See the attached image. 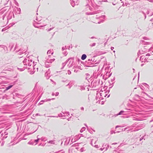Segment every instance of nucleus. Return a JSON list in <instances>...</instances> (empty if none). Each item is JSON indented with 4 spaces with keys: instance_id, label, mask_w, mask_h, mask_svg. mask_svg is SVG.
Wrapping results in <instances>:
<instances>
[{
    "instance_id": "6e6552de",
    "label": "nucleus",
    "mask_w": 153,
    "mask_h": 153,
    "mask_svg": "<svg viewBox=\"0 0 153 153\" xmlns=\"http://www.w3.org/2000/svg\"><path fill=\"white\" fill-rule=\"evenodd\" d=\"M50 55H48V56L45 58L44 61L47 62H48L49 63L51 64L55 60V59H50Z\"/></svg>"
},
{
    "instance_id": "c03bdc74",
    "label": "nucleus",
    "mask_w": 153,
    "mask_h": 153,
    "mask_svg": "<svg viewBox=\"0 0 153 153\" xmlns=\"http://www.w3.org/2000/svg\"><path fill=\"white\" fill-rule=\"evenodd\" d=\"M67 112H62L63 114H64V115H65V114H67Z\"/></svg>"
},
{
    "instance_id": "bb28decb",
    "label": "nucleus",
    "mask_w": 153,
    "mask_h": 153,
    "mask_svg": "<svg viewBox=\"0 0 153 153\" xmlns=\"http://www.w3.org/2000/svg\"><path fill=\"white\" fill-rule=\"evenodd\" d=\"M85 128L84 127H83L82 128V129H81V130H80V132H82L84 131H85Z\"/></svg>"
},
{
    "instance_id": "39448f33",
    "label": "nucleus",
    "mask_w": 153,
    "mask_h": 153,
    "mask_svg": "<svg viewBox=\"0 0 153 153\" xmlns=\"http://www.w3.org/2000/svg\"><path fill=\"white\" fill-rule=\"evenodd\" d=\"M74 60L71 58H69L68 59L66 62L68 64V66L69 68L71 67L73 65Z\"/></svg>"
},
{
    "instance_id": "f03ea898",
    "label": "nucleus",
    "mask_w": 153,
    "mask_h": 153,
    "mask_svg": "<svg viewBox=\"0 0 153 153\" xmlns=\"http://www.w3.org/2000/svg\"><path fill=\"white\" fill-rule=\"evenodd\" d=\"M27 47L25 48L21 47V45L18 44H16L14 48V50L16 51V52H19V54L21 55L22 54H24L26 51Z\"/></svg>"
},
{
    "instance_id": "a211bd4d",
    "label": "nucleus",
    "mask_w": 153,
    "mask_h": 153,
    "mask_svg": "<svg viewBox=\"0 0 153 153\" xmlns=\"http://www.w3.org/2000/svg\"><path fill=\"white\" fill-rule=\"evenodd\" d=\"M131 117L132 120H140L138 118H137L136 117H133L131 116Z\"/></svg>"
},
{
    "instance_id": "9d476101",
    "label": "nucleus",
    "mask_w": 153,
    "mask_h": 153,
    "mask_svg": "<svg viewBox=\"0 0 153 153\" xmlns=\"http://www.w3.org/2000/svg\"><path fill=\"white\" fill-rule=\"evenodd\" d=\"M48 143H50L51 144H55V141L54 140L48 141Z\"/></svg>"
},
{
    "instance_id": "5701e85b",
    "label": "nucleus",
    "mask_w": 153,
    "mask_h": 153,
    "mask_svg": "<svg viewBox=\"0 0 153 153\" xmlns=\"http://www.w3.org/2000/svg\"><path fill=\"white\" fill-rule=\"evenodd\" d=\"M46 102V100H41L40 101V102L39 103V104L40 105H42V104H43V103L44 102Z\"/></svg>"
},
{
    "instance_id": "ddd939ff",
    "label": "nucleus",
    "mask_w": 153,
    "mask_h": 153,
    "mask_svg": "<svg viewBox=\"0 0 153 153\" xmlns=\"http://www.w3.org/2000/svg\"><path fill=\"white\" fill-rule=\"evenodd\" d=\"M50 71H49V69L48 70V71H47L45 73V76H47L48 77V78H49L50 76Z\"/></svg>"
},
{
    "instance_id": "79ce46f5",
    "label": "nucleus",
    "mask_w": 153,
    "mask_h": 153,
    "mask_svg": "<svg viewBox=\"0 0 153 153\" xmlns=\"http://www.w3.org/2000/svg\"><path fill=\"white\" fill-rule=\"evenodd\" d=\"M48 117H58V116H48Z\"/></svg>"
},
{
    "instance_id": "6ab92c4d",
    "label": "nucleus",
    "mask_w": 153,
    "mask_h": 153,
    "mask_svg": "<svg viewBox=\"0 0 153 153\" xmlns=\"http://www.w3.org/2000/svg\"><path fill=\"white\" fill-rule=\"evenodd\" d=\"M97 43L98 44V45L102 44L103 43V41H101L100 40H98L97 41H96Z\"/></svg>"
},
{
    "instance_id": "dca6fc26",
    "label": "nucleus",
    "mask_w": 153,
    "mask_h": 153,
    "mask_svg": "<svg viewBox=\"0 0 153 153\" xmlns=\"http://www.w3.org/2000/svg\"><path fill=\"white\" fill-rule=\"evenodd\" d=\"M4 134H5L4 136L3 137V138L2 139V140H4L5 139L7 138V133H6V132H4Z\"/></svg>"
},
{
    "instance_id": "0eeeda50",
    "label": "nucleus",
    "mask_w": 153,
    "mask_h": 153,
    "mask_svg": "<svg viewBox=\"0 0 153 153\" xmlns=\"http://www.w3.org/2000/svg\"><path fill=\"white\" fill-rule=\"evenodd\" d=\"M151 54L152 53H148L145 55H143L141 56L140 57V61H142V62H143V59H144V60H145L146 59H147L148 58L147 57V56H150Z\"/></svg>"
},
{
    "instance_id": "49530a36",
    "label": "nucleus",
    "mask_w": 153,
    "mask_h": 153,
    "mask_svg": "<svg viewBox=\"0 0 153 153\" xmlns=\"http://www.w3.org/2000/svg\"><path fill=\"white\" fill-rule=\"evenodd\" d=\"M121 127L120 126H116V128H118V127Z\"/></svg>"
},
{
    "instance_id": "5fc2aeb1",
    "label": "nucleus",
    "mask_w": 153,
    "mask_h": 153,
    "mask_svg": "<svg viewBox=\"0 0 153 153\" xmlns=\"http://www.w3.org/2000/svg\"><path fill=\"white\" fill-rule=\"evenodd\" d=\"M13 47V45H12L11 46V48H10V49H12V48Z\"/></svg>"
},
{
    "instance_id": "603ef678",
    "label": "nucleus",
    "mask_w": 153,
    "mask_h": 153,
    "mask_svg": "<svg viewBox=\"0 0 153 153\" xmlns=\"http://www.w3.org/2000/svg\"><path fill=\"white\" fill-rule=\"evenodd\" d=\"M77 71H76V70H74V71L75 72H77Z\"/></svg>"
},
{
    "instance_id": "4be33fe9",
    "label": "nucleus",
    "mask_w": 153,
    "mask_h": 153,
    "mask_svg": "<svg viewBox=\"0 0 153 153\" xmlns=\"http://www.w3.org/2000/svg\"><path fill=\"white\" fill-rule=\"evenodd\" d=\"M28 144L31 145H35L34 142L33 141H30L28 142Z\"/></svg>"
},
{
    "instance_id": "e2e57ef3",
    "label": "nucleus",
    "mask_w": 153,
    "mask_h": 153,
    "mask_svg": "<svg viewBox=\"0 0 153 153\" xmlns=\"http://www.w3.org/2000/svg\"><path fill=\"white\" fill-rule=\"evenodd\" d=\"M131 127H134L135 126L133 125H132V126H131Z\"/></svg>"
},
{
    "instance_id": "bf43d9fd",
    "label": "nucleus",
    "mask_w": 153,
    "mask_h": 153,
    "mask_svg": "<svg viewBox=\"0 0 153 153\" xmlns=\"http://www.w3.org/2000/svg\"><path fill=\"white\" fill-rule=\"evenodd\" d=\"M69 84H70V83L69 82L68 83L66 86H68V85H69Z\"/></svg>"
},
{
    "instance_id": "412c9836",
    "label": "nucleus",
    "mask_w": 153,
    "mask_h": 153,
    "mask_svg": "<svg viewBox=\"0 0 153 153\" xmlns=\"http://www.w3.org/2000/svg\"><path fill=\"white\" fill-rule=\"evenodd\" d=\"M96 44V43L95 42H94L93 43H90L89 45L91 47H93Z\"/></svg>"
},
{
    "instance_id": "2eb2a0df",
    "label": "nucleus",
    "mask_w": 153,
    "mask_h": 153,
    "mask_svg": "<svg viewBox=\"0 0 153 153\" xmlns=\"http://www.w3.org/2000/svg\"><path fill=\"white\" fill-rule=\"evenodd\" d=\"M93 140H94L93 139H91V144L92 146H94L95 148H98L99 147L98 146V145H95L94 146L93 145V144H92V142H93Z\"/></svg>"
},
{
    "instance_id": "f3484780",
    "label": "nucleus",
    "mask_w": 153,
    "mask_h": 153,
    "mask_svg": "<svg viewBox=\"0 0 153 153\" xmlns=\"http://www.w3.org/2000/svg\"><path fill=\"white\" fill-rule=\"evenodd\" d=\"M86 55L85 54H83L81 57V59L82 60L85 59L86 58Z\"/></svg>"
},
{
    "instance_id": "de8ad7c7",
    "label": "nucleus",
    "mask_w": 153,
    "mask_h": 153,
    "mask_svg": "<svg viewBox=\"0 0 153 153\" xmlns=\"http://www.w3.org/2000/svg\"><path fill=\"white\" fill-rule=\"evenodd\" d=\"M84 109V108L83 107H81V110H83Z\"/></svg>"
},
{
    "instance_id": "774afa93",
    "label": "nucleus",
    "mask_w": 153,
    "mask_h": 153,
    "mask_svg": "<svg viewBox=\"0 0 153 153\" xmlns=\"http://www.w3.org/2000/svg\"><path fill=\"white\" fill-rule=\"evenodd\" d=\"M62 143H63V142H62V141L61 143V145H62Z\"/></svg>"
},
{
    "instance_id": "8fccbe9b",
    "label": "nucleus",
    "mask_w": 153,
    "mask_h": 153,
    "mask_svg": "<svg viewBox=\"0 0 153 153\" xmlns=\"http://www.w3.org/2000/svg\"><path fill=\"white\" fill-rule=\"evenodd\" d=\"M88 61H92V59H89L88 60Z\"/></svg>"
},
{
    "instance_id": "9b49d317",
    "label": "nucleus",
    "mask_w": 153,
    "mask_h": 153,
    "mask_svg": "<svg viewBox=\"0 0 153 153\" xmlns=\"http://www.w3.org/2000/svg\"><path fill=\"white\" fill-rule=\"evenodd\" d=\"M125 112V111H121L118 114H115L114 115V116L116 117L118 115H120L121 114H125L124 113Z\"/></svg>"
},
{
    "instance_id": "20e7f679",
    "label": "nucleus",
    "mask_w": 153,
    "mask_h": 153,
    "mask_svg": "<svg viewBox=\"0 0 153 153\" xmlns=\"http://www.w3.org/2000/svg\"><path fill=\"white\" fill-rule=\"evenodd\" d=\"M107 92L105 90L103 91L102 90L99 92H97V100L98 99V98H99V99L100 100L104 99V97H105L107 95Z\"/></svg>"
},
{
    "instance_id": "2f4dec72",
    "label": "nucleus",
    "mask_w": 153,
    "mask_h": 153,
    "mask_svg": "<svg viewBox=\"0 0 153 153\" xmlns=\"http://www.w3.org/2000/svg\"><path fill=\"white\" fill-rule=\"evenodd\" d=\"M54 98H52V99H45V100H46V102H47V101H50L51 100H54Z\"/></svg>"
},
{
    "instance_id": "a18cd8bd",
    "label": "nucleus",
    "mask_w": 153,
    "mask_h": 153,
    "mask_svg": "<svg viewBox=\"0 0 153 153\" xmlns=\"http://www.w3.org/2000/svg\"><path fill=\"white\" fill-rule=\"evenodd\" d=\"M41 116V115H40L39 114H36V116Z\"/></svg>"
},
{
    "instance_id": "864d4df0",
    "label": "nucleus",
    "mask_w": 153,
    "mask_h": 153,
    "mask_svg": "<svg viewBox=\"0 0 153 153\" xmlns=\"http://www.w3.org/2000/svg\"><path fill=\"white\" fill-rule=\"evenodd\" d=\"M135 96V97H139V96L138 95H136Z\"/></svg>"
},
{
    "instance_id": "473e14b6",
    "label": "nucleus",
    "mask_w": 153,
    "mask_h": 153,
    "mask_svg": "<svg viewBox=\"0 0 153 153\" xmlns=\"http://www.w3.org/2000/svg\"><path fill=\"white\" fill-rule=\"evenodd\" d=\"M141 128H141L140 127V128L136 129L133 130V131H137L139 130L140 129H141Z\"/></svg>"
},
{
    "instance_id": "393cba45",
    "label": "nucleus",
    "mask_w": 153,
    "mask_h": 153,
    "mask_svg": "<svg viewBox=\"0 0 153 153\" xmlns=\"http://www.w3.org/2000/svg\"><path fill=\"white\" fill-rule=\"evenodd\" d=\"M86 150L85 149L84 147H82L80 149V151L81 152H82L84 151H85Z\"/></svg>"
},
{
    "instance_id": "b1692460",
    "label": "nucleus",
    "mask_w": 153,
    "mask_h": 153,
    "mask_svg": "<svg viewBox=\"0 0 153 153\" xmlns=\"http://www.w3.org/2000/svg\"><path fill=\"white\" fill-rule=\"evenodd\" d=\"M79 89L81 91L85 90V88L83 86H80L79 87Z\"/></svg>"
},
{
    "instance_id": "7ed1b4c3",
    "label": "nucleus",
    "mask_w": 153,
    "mask_h": 153,
    "mask_svg": "<svg viewBox=\"0 0 153 153\" xmlns=\"http://www.w3.org/2000/svg\"><path fill=\"white\" fill-rule=\"evenodd\" d=\"M103 82L100 79L97 80L93 81L91 83V86L92 88L100 87L102 86Z\"/></svg>"
},
{
    "instance_id": "e433bc0d",
    "label": "nucleus",
    "mask_w": 153,
    "mask_h": 153,
    "mask_svg": "<svg viewBox=\"0 0 153 153\" xmlns=\"http://www.w3.org/2000/svg\"><path fill=\"white\" fill-rule=\"evenodd\" d=\"M115 133V132H114V131H111V134H112L113 133Z\"/></svg>"
},
{
    "instance_id": "58836bf2",
    "label": "nucleus",
    "mask_w": 153,
    "mask_h": 153,
    "mask_svg": "<svg viewBox=\"0 0 153 153\" xmlns=\"http://www.w3.org/2000/svg\"><path fill=\"white\" fill-rule=\"evenodd\" d=\"M72 45H70L69 47H68V49L69 50L70 48H72Z\"/></svg>"
},
{
    "instance_id": "f8f14e48",
    "label": "nucleus",
    "mask_w": 153,
    "mask_h": 153,
    "mask_svg": "<svg viewBox=\"0 0 153 153\" xmlns=\"http://www.w3.org/2000/svg\"><path fill=\"white\" fill-rule=\"evenodd\" d=\"M52 50H49L47 52V53L48 55H50V56H51V55H52L53 54V52L52 51Z\"/></svg>"
},
{
    "instance_id": "c756f323",
    "label": "nucleus",
    "mask_w": 153,
    "mask_h": 153,
    "mask_svg": "<svg viewBox=\"0 0 153 153\" xmlns=\"http://www.w3.org/2000/svg\"><path fill=\"white\" fill-rule=\"evenodd\" d=\"M67 49V48L66 47V46L63 47H62V50L63 51H65Z\"/></svg>"
},
{
    "instance_id": "a19ab883",
    "label": "nucleus",
    "mask_w": 153,
    "mask_h": 153,
    "mask_svg": "<svg viewBox=\"0 0 153 153\" xmlns=\"http://www.w3.org/2000/svg\"><path fill=\"white\" fill-rule=\"evenodd\" d=\"M59 94V93L58 92H56L55 94V95L56 96H58Z\"/></svg>"
},
{
    "instance_id": "c85d7f7f",
    "label": "nucleus",
    "mask_w": 153,
    "mask_h": 153,
    "mask_svg": "<svg viewBox=\"0 0 153 153\" xmlns=\"http://www.w3.org/2000/svg\"><path fill=\"white\" fill-rule=\"evenodd\" d=\"M63 53L65 56H66L68 54V52L65 50L63 51Z\"/></svg>"
},
{
    "instance_id": "052dcab7",
    "label": "nucleus",
    "mask_w": 153,
    "mask_h": 153,
    "mask_svg": "<svg viewBox=\"0 0 153 153\" xmlns=\"http://www.w3.org/2000/svg\"><path fill=\"white\" fill-rule=\"evenodd\" d=\"M129 117H130V116H127L126 117V118H128Z\"/></svg>"
},
{
    "instance_id": "37998d69",
    "label": "nucleus",
    "mask_w": 153,
    "mask_h": 153,
    "mask_svg": "<svg viewBox=\"0 0 153 153\" xmlns=\"http://www.w3.org/2000/svg\"><path fill=\"white\" fill-rule=\"evenodd\" d=\"M67 116H69V115H70V114H70V113H69V112H67Z\"/></svg>"
},
{
    "instance_id": "ea45409f",
    "label": "nucleus",
    "mask_w": 153,
    "mask_h": 153,
    "mask_svg": "<svg viewBox=\"0 0 153 153\" xmlns=\"http://www.w3.org/2000/svg\"><path fill=\"white\" fill-rule=\"evenodd\" d=\"M144 136L143 137H142L141 138H140V141H141L143 139H144V140H145V139H144Z\"/></svg>"
},
{
    "instance_id": "3c124183",
    "label": "nucleus",
    "mask_w": 153,
    "mask_h": 153,
    "mask_svg": "<svg viewBox=\"0 0 153 153\" xmlns=\"http://www.w3.org/2000/svg\"><path fill=\"white\" fill-rule=\"evenodd\" d=\"M117 144V143H112V145H113V144H114V145H115V144Z\"/></svg>"
},
{
    "instance_id": "f704fd0d",
    "label": "nucleus",
    "mask_w": 153,
    "mask_h": 153,
    "mask_svg": "<svg viewBox=\"0 0 153 153\" xmlns=\"http://www.w3.org/2000/svg\"><path fill=\"white\" fill-rule=\"evenodd\" d=\"M142 93L146 94L147 96L149 97H150L149 96L148 94H147L146 93H145L144 92H142Z\"/></svg>"
},
{
    "instance_id": "338daca9",
    "label": "nucleus",
    "mask_w": 153,
    "mask_h": 153,
    "mask_svg": "<svg viewBox=\"0 0 153 153\" xmlns=\"http://www.w3.org/2000/svg\"><path fill=\"white\" fill-rule=\"evenodd\" d=\"M142 44H144V41H142Z\"/></svg>"
},
{
    "instance_id": "a878e982",
    "label": "nucleus",
    "mask_w": 153,
    "mask_h": 153,
    "mask_svg": "<svg viewBox=\"0 0 153 153\" xmlns=\"http://www.w3.org/2000/svg\"><path fill=\"white\" fill-rule=\"evenodd\" d=\"M66 116L65 115H63L62 114H58V117H65Z\"/></svg>"
},
{
    "instance_id": "cd10ccee",
    "label": "nucleus",
    "mask_w": 153,
    "mask_h": 153,
    "mask_svg": "<svg viewBox=\"0 0 153 153\" xmlns=\"http://www.w3.org/2000/svg\"><path fill=\"white\" fill-rule=\"evenodd\" d=\"M13 85H9V86H8V87H6V90H8V89H10V88H11L12 87Z\"/></svg>"
},
{
    "instance_id": "4c0bfd02",
    "label": "nucleus",
    "mask_w": 153,
    "mask_h": 153,
    "mask_svg": "<svg viewBox=\"0 0 153 153\" xmlns=\"http://www.w3.org/2000/svg\"><path fill=\"white\" fill-rule=\"evenodd\" d=\"M67 73H68V74H71V72L69 70H68V71Z\"/></svg>"
},
{
    "instance_id": "0e129e2a",
    "label": "nucleus",
    "mask_w": 153,
    "mask_h": 153,
    "mask_svg": "<svg viewBox=\"0 0 153 153\" xmlns=\"http://www.w3.org/2000/svg\"><path fill=\"white\" fill-rule=\"evenodd\" d=\"M139 72L138 74V77H139Z\"/></svg>"
},
{
    "instance_id": "13d9d810",
    "label": "nucleus",
    "mask_w": 153,
    "mask_h": 153,
    "mask_svg": "<svg viewBox=\"0 0 153 153\" xmlns=\"http://www.w3.org/2000/svg\"><path fill=\"white\" fill-rule=\"evenodd\" d=\"M71 117L70 118H68V120H70V118H71Z\"/></svg>"
},
{
    "instance_id": "aec40b11",
    "label": "nucleus",
    "mask_w": 153,
    "mask_h": 153,
    "mask_svg": "<svg viewBox=\"0 0 153 153\" xmlns=\"http://www.w3.org/2000/svg\"><path fill=\"white\" fill-rule=\"evenodd\" d=\"M69 141H70L69 140H68L67 139H66L65 141L64 145H67L69 143Z\"/></svg>"
},
{
    "instance_id": "423d86ee",
    "label": "nucleus",
    "mask_w": 153,
    "mask_h": 153,
    "mask_svg": "<svg viewBox=\"0 0 153 153\" xmlns=\"http://www.w3.org/2000/svg\"><path fill=\"white\" fill-rule=\"evenodd\" d=\"M109 145L107 144H103L102 146V148H100V150L102 151L104 150L106 151L107 150L108 148L109 147Z\"/></svg>"
},
{
    "instance_id": "7c9ffc66",
    "label": "nucleus",
    "mask_w": 153,
    "mask_h": 153,
    "mask_svg": "<svg viewBox=\"0 0 153 153\" xmlns=\"http://www.w3.org/2000/svg\"><path fill=\"white\" fill-rule=\"evenodd\" d=\"M39 140V139H38L37 140H35L34 141V143H36L35 144V145H36L37 144V143L38 142Z\"/></svg>"
},
{
    "instance_id": "69168bd1",
    "label": "nucleus",
    "mask_w": 153,
    "mask_h": 153,
    "mask_svg": "<svg viewBox=\"0 0 153 153\" xmlns=\"http://www.w3.org/2000/svg\"><path fill=\"white\" fill-rule=\"evenodd\" d=\"M65 153V151H63L61 153Z\"/></svg>"
},
{
    "instance_id": "4d7b16f0",
    "label": "nucleus",
    "mask_w": 153,
    "mask_h": 153,
    "mask_svg": "<svg viewBox=\"0 0 153 153\" xmlns=\"http://www.w3.org/2000/svg\"><path fill=\"white\" fill-rule=\"evenodd\" d=\"M65 64H66V63H63V65L64 66L65 65Z\"/></svg>"
},
{
    "instance_id": "72a5a7b5",
    "label": "nucleus",
    "mask_w": 153,
    "mask_h": 153,
    "mask_svg": "<svg viewBox=\"0 0 153 153\" xmlns=\"http://www.w3.org/2000/svg\"><path fill=\"white\" fill-rule=\"evenodd\" d=\"M2 141H3L2 142V143L1 144V146H3L4 145V141L3 140H2Z\"/></svg>"
},
{
    "instance_id": "f257e3e1",
    "label": "nucleus",
    "mask_w": 153,
    "mask_h": 153,
    "mask_svg": "<svg viewBox=\"0 0 153 153\" xmlns=\"http://www.w3.org/2000/svg\"><path fill=\"white\" fill-rule=\"evenodd\" d=\"M23 63L24 65V67L20 68H17L20 71H24L25 68L28 69H31L32 67L33 68V70L31 71L30 73L31 74H33L36 70L37 71H38V68H36L35 65H33L34 61H33V60L30 57H26L23 61Z\"/></svg>"
},
{
    "instance_id": "4468645a",
    "label": "nucleus",
    "mask_w": 153,
    "mask_h": 153,
    "mask_svg": "<svg viewBox=\"0 0 153 153\" xmlns=\"http://www.w3.org/2000/svg\"><path fill=\"white\" fill-rule=\"evenodd\" d=\"M45 66L47 67H48L49 66L51 65L50 63H49L48 62L45 61Z\"/></svg>"
},
{
    "instance_id": "09e8293b",
    "label": "nucleus",
    "mask_w": 153,
    "mask_h": 153,
    "mask_svg": "<svg viewBox=\"0 0 153 153\" xmlns=\"http://www.w3.org/2000/svg\"><path fill=\"white\" fill-rule=\"evenodd\" d=\"M111 50H113V49H114V48L113 47H111Z\"/></svg>"
},
{
    "instance_id": "c9c22d12",
    "label": "nucleus",
    "mask_w": 153,
    "mask_h": 153,
    "mask_svg": "<svg viewBox=\"0 0 153 153\" xmlns=\"http://www.w3.org/2000/svg\"><path fill=\"white\" fill-rule=\"evenodd\" d=\"M130 127L129 126H128L127 127L125 128L124 129V130H123V129H122V131H125L126 129H127L128 128H129Z\"/></svg>"
},
{
    "instance_id": "680f3d73",
    "label": "nucleus",
    "mask_w": 153,
    "mask_h": 153,
    "mask_svg": "<svg viewBox=\"0 0 153 153\" xmlns=\"http://www.w3.org/2000/svg\"><path fill=\"white\" fill-rule=\"evenodd\" d=\"M26 134H27V135H28L29 134L28 133H27Z\"/></svg>"
},
{
    "instance_id": "1a4fd4ad",
    "label": "nucleus",
    "mask_w": 153,
    "mask_h": 153,
    "mask_svg": "<svg viewBox=\"0 0 153 153\" xmlns=\"http://www.w3.org/2000/svg\"><path fill=\"white\" fill-rule=\"evenodd\" d=\"M3 49L5 51L6 50H7V48L5 46L3 45H0V51H2Z\"/></svg>"
},
{
    "instance_id": "6e6d98bb",
    "label": "nucleus",
    "mask_w": 153,
    "mask_h": 153,
    "mask_svg": "<svg viewBox=\"0 0 153 153\" xmlns=\"http://www.w3.org/2000/svg\"><path fill=\"white\" fill-rule=\"evenodd\" d=\"M55 95V94H54V93H52V95H53H53Z\"/></svg>"
}]
</instances>
